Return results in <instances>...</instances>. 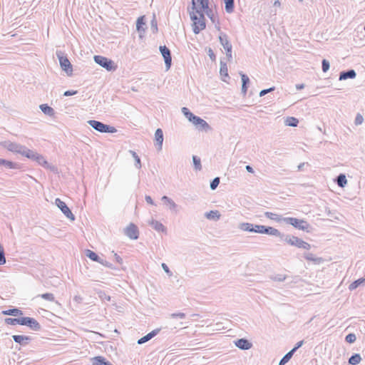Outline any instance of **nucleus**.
I'll return each instance as SVG.
<instances>
[{"instance_id": "1", "label": "nucleus", "mask_w": 365, "mask_h": 365, "mask_svg": "<svg viewBox=\"0 0 365 365\" xmlns=\"http://www.w3.org/2000/svg\"><path fill=\"white\" fill-rule=\"evenodd\" d=\"M282 240L292 246H295L298 248H302L307 250H309L311 248L310 244L294 235H284Z\"/></svg>"}, {"instance_id": "2", "label": "nucleus", "mask_w": 365, "mask_h": 365, "mask_svg": "<svg viewBox=\"0 0 365 365\" xmlns=\"http://www.w3.org/2000/svg\"><path fill=\"white\" fill-rule=\"evenodd\" d=\"M89 125H91L96 130L103 133H114L117 132V129L106 124H104L100 121L95 120H90L88 121Z\"/></svg>"}, {"instance_id": "3", "label": "nucleus", "mask_w": 365, "mask_h": 365, "mask_svg": "<svg viewBox=\"0 0 365 365\" xmlns=\"http://www.w3.org/2000/svg\"><path fill=\"white\" fill-rule=\"evenodd\" d=\"M283 222L292 225L298 230L309 232L310 225L306 220L297 219L295 217H285L283 219Z\"/></svg>"}, {"instance_id": "4", "label": "nucleus", "mask_w": 365, "mask_h": 365, "mask_svg": "<svg viewBox=\"0 0 365 365\" xmlns=\"http://www.w3.org/2000/svg\"><path fill=\"white\" fill-rule=\"evenodd\" d=\"M192 9H196V4H199L200 6V9L201 11L205 12L207 16L210 19V20L214 23L216 20V16H215L212 10L209 8V0H192Z\"/></svg>"}, {"instance_id": "5", "label": "nucleus", "mask_w": 365, "mask_h": 365, "mask_svg": "<svg viewBox=\"0 0 365 365\" xmlns=\"http://www.w3.org/2000/svg\"><path fill=\"white\" fill-rule=\"evenodd\" d=\"M94 61L97 64L100 65L108 71H115L116 69L117 66L115 65L114 62L106 57L95 56Z\"/></svg>"}, {"instance_id": "6", "label": "nucleus", "mask_w": 365, "mask_h": 365, "mask_svg": "<svg viewBox=\"0 0 365 365\" xmlns=\"http://www.w3.org/2000/svg\"><path fill=\"white\" fill-rule=\"evenodd\" d=\"M55 204L68 219L71 220V221L75 220V215L72 213L69 207L63 201L61 200L59 198H56L55 200Z\"/></svg>"}, {"instance_id": "7", "label": "nucleus", "mask_w": 365, "mask_h": 365, "mask_svg": "<svg viewBox=\"0 0 365 365\" xmlns=\"http://www.w3.org/2000/svg\"><path fill=\"white\" fill-rule=\"evenodd\" d=\"M219 41L220 44L222 46L224 49L226 51V56L227 58L230 60L232 58V44L230 43L228 36L225 34H221L219 36Z\"/></svg>"}, {"instance_id": "8", "label": "nucleus", "mask_w": 365, "mask_h": 365, "mask_svg": "<svg viewBox=\"0 0 365 365\" xmlns=\"http://www.w3.org/2000/svg\"><path fill=\"white\" fill-rule=\"evenodd\" d=\"M2 145L8 150L12 153H19L20 155H21L24 148V145H21L17 143L11 142L9 140L2 143Z\"/></svg>"}, {"instance_id": "9", "label": "nucleus", "mask_w": 365, "mask_h": 365, "mask_svg": "<svg viewBox=\"0 0 365 365\" xmlns=\"http://www.w3.org/2000/svg\"><path fill=\"white\" fill-rule=\"evenodd\" d=\"M199 130H204L205 132L211 130L210 125L202 118L196 116L191 122Z\"/></svg>"}, {"instance_id": "10", "label": "nucleus", "mask_w": 365, "mask_h": 365, "mask_svg": "<svg viewBox=\"0 0 365 365\" xmlns=\"http://www.w3.org/2000/svg\"><path fill=\"white\" fill-rule=\"evenodd\" d=\"M125 235L131 240H137L139 237V231L138 227L133 223H130L124 230Z\"/></svg>"}, {"instance_id": "11", "label": "nucleus", "mask_w": 365, "mask_h": 365, "mask_svg": "<svg viewBox=\"0 0 365 365\" xmlns=\"http://www.w3.org/2000/svg\"><path fill=\"white\" fill-rule=\"evenodd\" d=\"M22 325L30 327L34 331H39L41 329L40 324L34 318L24 317H22Z\"/></svg>"}, {"instance_id": "12", "label": "nucleus", "mask_w": 365, "mask_h": 365, "mask_svg": "<svg viewBox=\"0 0 365 365\" xmlns=\"http://www.w3.org/2000/svg\"><path fill=\"white\" fill-rule=\"evenodd\" d=\"M160 51L164 58L167 70L170 68L172 57L170 49L166 46H160Z\"/></svg>"}, {"instance_id": "13", "label": "nucleus", "mask_w": 365, "mask_h": 365, "mask_svg": "<svg viewBox=\"0 0 365 365\" xmlns=\"http://www.w3.org/2000/svg\"><path fill=\"white\" fill-rule=\"evenodd\" d=\"M58 56L62 69L65 71L68 75H71L72 73L73 69L69 60L66 56H60L59 55H58Z\"/></svg>"}, {"instance_id": "14", "label": "nucleus", "mask_w": 365, "mask_h": 365, "mask_svg": "<svg viewBox=\"0 0 365 365\" xmlns=\"http://www.w3.org/2000/svg\"><path fill=\"white\" fill-rule=\"evenodd\" d=\"M33 161L36 162L38 165L43 166L45 168L49 169L51 170L55 171L56 170L55 166L51 165L48 163V161L45 159V158L39 153H38L37 155H36V157Z\"/></svg>"}, {"instance_id": "15", "label": "nucleus", "mask_w": 365, "mask_h": 365, "mask_svg": "<svg viewBox=\"0 0 365 365\" xmlns=\"http://www.w3.org/2000/svg\"><path fill=\"white\" fill-rule=\"evenodd\" d=\"M235 346L242 350L250 349L252 344L246 339H240L235 341Z\"/></svg>"}, {"instance_id": "16", "label": "nucleus", "mask_w": 365, "mask_h": 365, "mask_svg": "<svg viewBox=\"0 0 365 365\" xmlns=\"http://www.w3.org/2000/svg\"><path fill=\"white\" fill-rule=\"evenodd\" d=\"M12 338L16 343H18L21 346L27 345L31 340L30 336L24 335H14L12 336Z\"/></svg>"}, {"instance_id": "17", "label": "nucleus", "mask_w": 365, "mask_h": 365, "mask_svg": "<svg viewBox=\"0 0 365 365\" xmlns=\"http://www.w3.org/2000/svg\"><path fill=\"white\" fill-rule=\"evenodd\" d=\"M161 200L168 206L169 210L173 212H178V205L170 197L166 195L162 197Z\"/></svg>"}, {"instance_id": "18", "label": "nucleus", "mask_w": 365, "mask_h": 365, "mask_svg": "<svg viewBox=\"0 0 365 365\" xmlns=\"http://www.w3.org/2000/svg\"><path fill=\"white\" fill-rule=\"evenodd\" d=\"M160 329H155L153 330L150 333L147 334L145 336H144L141 337L140 339H139L138 340V344H143L148 341L152 338L155 336L160 332Z\"/></svg>"}, {"instance_id": "19", "label": "nucleus", "mask_w": 365, "mask_h": 365, "mask_svg": "<svg viewBox=\"0 0 365 365\" xmlns=\"http://www.w3.org/2000/svg\"><path fill=\"white\" fill-rule=\"evenodd\" d=\"M155 140L158 145V150H161L163 143V133L162 129L158 128L155 133Z\"/></svg>"}, {"instance_id": "20", "label": "nucleus", "mask_w": 365, "mask_h": 365, "mask_svg": "<svg viewBox=\"0 0 365 365\" xmlns=\"http://www.w3.org/2000/svg\"><path fill=\"white\" fill-rule=\"evenodd\" d=\"M264 234H267L272 236L279 237L282 240L284 234L281 233L277 229L272 227L264 226Z\"/></svg>"}, {"instance_id": "21", "label": "nucleus", "mask_w": 365, "mask_h": 365, "mask_svg": "<svg viewBox=\"0 0 365 365\" xmlns=\"http://www.w3.org/2000/svg\"><path fill=\"white\" fill-rule=\"evenodd\" d=\"M356 76V73L354 69L342 71L339 74V81L346 80L348 78H354Z\"/></svg>"}, {"instance_id": "22", "label": "nucleus", "mask_w": 365, "mask_h": 365, "mask_svg": "<svg viewBox=\"0 0 365 365\" xmlns=\"http://www.w3.org/2000/svg\"><path fill=\"white\" fill-rule=\"evenodd\" d=\"M205 19H200L198 21H195L193 23V32L195 34H199L202 30L205 29Z\"/></svg>"}, {"instance_id": "23", "label": "nucleus", "mask_w": 365, "mask_h": 365, "mask_svg": "<svg viewBox=\"0 0 365 365\" xmlns=\"http://www.w3.org/2000/svg\"><path fill=\"white\" fill-rule=\"evenodd\" d=\"M145 25V17L144 16H140L138 19H137V21H136V29L137 31L140 33V37L142 38L143 37V35H142V33L144 34L145 33V28L143 27V26Z\"/></svg>"}, {"instance_id": "24", "label": "nucleus", "mask_w": 365, "mask_h": 365, "mask_svg": "<svg viewBox=\"0 0 365 365\" xmlns=\"http://www.w3.org/2000/svg\"><path fill=\"white\" fill-rule=\"evenodd\" d=\"M194 10H195V12L192 11V12H190V19L193 21V23L195 21H198V20H200V19H205L204 14H203L202 11H201V9H198L196 8Z\"/></svg>"}, {"instance_id": "25", "label": "nucleus", "mask_w": 365, "mask_h": 365, "mask_svg": "<svg viewBox=\"0 0 365 365\" xmlns=\"http://www.w3.org/2000/svg\"><path fill=\"white\" fill-rule=\"evenodd\" d=\"M240 74L241 76V79H242V93L245 96L247 93V85L250 83V78H249V77L246 74L242 73V72L240 73Z\"/></svg>"}, {"instance_id": "26", "label": "nucleus", "mask_w": 365, "mask_h": 365, "mask_svg": "<svg viewBox=\"0 0 365 365\" xmlns=\"http://www.w3.org/2000/svg\"><path fill=\"white\" fill-rule=\"evenodd\" d=\"M38 153L33 150H30L26 146L24 148V150L22 151L21 155L24 156L31 160H34L36 155H37Z\"/></svg>"}, {"instance_id": "27", "label": "nucleus", "mask_w": 365, "mask_h": 365, "mask_svg": "<svg viewBox=\"0 0 365 365\" xmlns=\"http://www.w3.org/2000/svg\"><path fill=\"white\" fill-rule=\"evenodd\" d=\"M0 165H3L9 169H19V165L16 163L0 158Z\"/></svg>"}, {"instance_id": "28", "label": "nucleus", "mask_w": 365, "mask_h": 365, "mask_svg": "<svg viewBox=\"0 0 365 365\" xmlns=\"http://www.w3.org/2000/svg\"><path fill=\"white\" fill-rule=\"evenodd\" d=\"M39 108L46 115L52 117L55 114L54 109L47 104H41L40 105Z\"/></svg>"}, {"instance_id": "29", "label": "nucleus", "mask_w": 365, "mask_h": 365, "mask_svg": "<svg viewBox=\"0 0 365 365\" xmlns=\"http://www.w3.org/2000/svg\"><path fill=\"white\" fill-rule=\"evenodd\" d=\"M150 225L158 232H166V227L159 221L153 220L150 222Z\"/></svg>"}, {"instance_id": "30", "label": "nucleus", "mask_w": 365, "mask_h": 365, "mask_svg": "<svg viewBox=\"0 0 365 365\" xmlns=\"http://www.w3.org/2000/svg\"><path fill=\"white\" fill-rule=\"evenodd\" d=\"M205 216L208 220H218L220 218V214L218 210H211L205 214Z\"/></svg>"}, {"instance_id": "31", "label": "nucleus", "mask_w": 365, "mask_h": 365, "mask_svg": "<svg viewBox=\"0 0 365 365\" xmlns=\"http://www.w3.org/2000/svg\"><path fill=\"white\" fill-rule=\"evenodd\" d=\"M264 215L270 219V220H274L277 222H282L283 221V219H284L285 217H283L282 216L279 215H277L276 213H274V212H266L264 213Z\"/></svg>"}, {"instance_id": "32", "label": "nucleus", "mask_w": 365, "mask_h": 365, "mask_svg": "<svg viewBox=\"0 0 365 365\" xmlns=\"http://www.w3.org/2000/svg\"><path fill=\"white\" fill-rule=\"evenodd\" d=\"M2 314L16 317V316L22 315L23 312L21 310H20L17 308H14V309H9L7 310L2 311Z\"/></svg>"}, {"instance_id": "33", "label": "nucleus", "mask_w": 365, "mask_h": 365, "mask_svg": "<svg viewBox=\"0 0 365 365\" xmlns=\"http://www.w3.org/2000/svg\"><path fill=\"white\" fill-rule=\"evenodd\" d=\"M86 256L88 257L90 259H91L93 261H95V262H97L99 263H103L101 261V258L96 252H94L90 250H86Z\"/></svg>"}, {"instance_id": "34", "label": "nucleus", "mask_w": 365, "mask_h": 365, "mask_svg": "<svg viewBox=\"0 0 365 365\" xmlns=\"http://www.w3.org/2000/svg\"><path fill=\"white\" fill-rule=\"evenodd\" d=\"M364 284H365V278H361L351 283L349 286V289L352 291L356 289L358 287Z\"/></svg>"}, {"instance_id": "35", "label": "nucleus", "mask_w": 365, "mask_h": 365, "mask_svg": "<svg viewBox=\"0 0 365 365\" xmlns=\"http://www.w3.org/2000/svg\"><path fill=\"white\" fill-rule=\"evenodd\" d=\"M238 227L242 231L253 232L254 225L249 222H242Z\"/></svg>"}, {"instance_id": "36", "label": "nucleus", "mask_w": 365, "mask_h": 365, "mask_svg": "<svg viewBox=\"0 0 365 365\" xmlns=\"http://www.w3.org/2000/svg\"><path fill=\"white\" fill-rule=\"evenodd\" d=\"M336 183L339 187H344L347 184V180L344 174H339L336 178Z\"/></svg>"}, {"instance_id": "37", "label": "nucleus", "mask_w": 365, "mask_h": 365, "mask_svg": "<svg viewBox=\"0 0 365 365\" xmlns=\"http://www.w3.org/2000/svg\"><path fill=\"white\" fill-rule=\"evenodd\" d=\"M284 123L287 126L297 127L299 123V120L294 117H287L284 121Z\"/></svg>"}, {"instance_id": "38", "label": "nucleus", "mask_w": 365, "mask_h": 365, "mask_svg": "<svg viewBox=\"0 0 365 365\" xmlns=\"http://www.w3.org/2000/svg\"><path fill=\"white\" fill-rule=\"evenodd\" d=\"M22 317L21 318H6L4 322L6 324L9 325H16L20 324L22 325Z\"/></svg>"}, {"instance_id": "39", "label": "nucleus", "mask_w": 365, "mask_h": 365, "mask_svg": "<svg viewBox=\"0 0 365 365\" xmlns=\"http://www.w3.org/2000/svg\"><path fill=\"white\" fill-rule=\"evenodd\" d=\"M304 257L308 261H312L315 263H319L322 260L321 258L316 257L315 255L310 252L304 253Z\"/></svg>"}, {"instance_id": "40", "label": "nucleus", "mask_w": 365, "mask_h": 365, "mask_svg": "<svg viewBox=\"0 0 365 365\" xmlns=\"http://www.w3.org/2000/svg\"><path fill=\"white\" fill-rule=\"evenodd\" d=\"M361 359L359 354H354L349 359V363L351 365H356L361 362Z\"/></svg>"}, {"instance_id": "41", "label": "nucleus", "mask_w": 365, "mask_h": 365, "mask_svg": "<svg viewBox=\"0 0 365 365\" xmlns=\"http://www.w3.org/2000/svg\"><path fill=\"white\" fill-rule=\"evenodd\" d=\"M182 113L188 119L190 122H192V120H194V118H195V117L197 116L194 115L192 113H191L190 110L186 107L182 108Z\"/></svg>"}, {"instance_id": "42", "label": "nucleus", "mask_w": 365, "mask_h": 365, "mask_svg": "<svg viewBox=\"0 0 365 365\" xmlns=\"http://www.w3.org/2000/svg\"><path fill=\"white\" fill-rule=\"evenodd\" d=\"M287 275L282 274H276L271 275L269 277V278L272 281L279 282L284 281L287 279Z\"/></svg>"}, {"instance_id": "43", "label": "nucleus", "mask_w": 365, "mask_h": 365, "mask_svg": "<svg viewBox=\"0 0 365 365\" xmlns=\"http://www.w3.org/2000/svg\"><path fill=\"white\" fill-rule=\"evenodd\" d=\"M225 4V11L227 13H232L234 10V0H224Z\"/></svg>"}, {"instance_id": "44", "label": "nucleus", "mask_w": 365, "mask_h": 365, "mask_svg": "<svg viewBox=\"0 0 365 365\" xmlns=\"http://www.w3.org/2000/svg\"><path fill=\"white\" fill-rule=\"evenodd\" d=\"M293 354L294 353L291 351L287 352L279 361V365H284L285 364H287L292 357Z\"/></svg>"}, {"instance_id": "45", "label": "nucleus", "mask_w": 365, "mask_h": 365, "mask_svg": "<svg viewBox=\"0 0 365 365\" xmlns=\"http://www.w3.org/2000/svg\"><path fill=\"white\" fill-rule=\"evenodd\" d=\"M129 153L132 155V156L133 157L134 160H135V166L140 169L141 168V161H140V157L137 155V153L133 151V150H129Z\"/></svg>"}, {"instance_id": "46", "label": "nucleus", "mask_w": 365, "mask_h": 365, "mask_svg": "<svg viewBox=\"0 0 365 365\" xmlns=\"http://www.w3.org/2000/svg\"><path fill=\"white\" fill-rule=\"evenodd\" d=\"M220 75L224 77H229L227 73V66L226 63L220 61Z\"/></svg>"}, {"instance_id": "47", "label": "nucleus", "mask_w": 365, "mask_h": 365, "mask_svg": "<svg viewBox=\"0 0 365 365\" xmlns=\"http://www.w3.org/2000/svg\"><path fill=\"white\" fill-rule=\"evenodd\" d=\"M192 161H193V164H194V166H195V169L196 170H201L202 165H201L200 158H198L196 155H193L192 156Z\"/></svg>"}, {"instance_id": "48", "label": "nucleus", "mask_w": 365, "mask_h": 365, "mask_svg": "<svg viewBox=\"0 0 365 365\" xmlns=\"http://www.w3.org/2000/svg\"><path fill=\"white\" fill-rule=\"evenodd\" d=\"M150 29L153 34L158 32V22L155 14H153V19L150 21Z\"/></svg>"}, {"instance_id": "49", "label": "nucleus", "mask_w": 365, "mask_h": 365, "mask_svg": "<svg viewBox=\"0 0 365 365\" xmlns=\"http://www.w3.org/2000/svg\"><path fill=\"white\" fill-rule=\"evenodd\" d=\"M38 297H41L42 299L50 301V302L55 301L54 295L52 293L42 294L38 295Z\"/></svg>"}, {"instance_id": "50", "label": "nucleus", "mask_w": 365, "mask_h": 365, "mask_svg": "<svg viewBox=\"0 0 365 365\" xmlns=\"http://www.w3.org/2000/svg\"><path fill=\"white\" fill-rule=\"evenodd\" d=\"M219 184H220V178H218V177L215 178L210 182V189L212 190H215Z\"/></svg>"}, {"instance_id": "51", "label": "nucleus", "mask_w": 365, "mask_h": 365, "mask_svg": "<svg viewBox=\"0 0 365 365\" xmlns=\"http://www.w3.org/2000/svg\"><path fill=\"white\" fill-rule=\"evenodd\" d=\"M264 225H254L253 232L264 234Z\"/></svg>"}, {"instance_id": "52", "label": "nucleus", "mask_w": 365, "mask_h": 365, "mask_svg": "<svg viewBox=\"0 0 365 365\" xmlns=\"http://www.w3.org/2000/svg\"><path fill=\"white\" fill-rule=\"evenodd\" d=\"M356 339V335L354 334H349L346 336L345 340L348 343H354Z\"/></svg>"}, {"instance_id": "53", "label": "nucleus", "mask_w": 365, "mask_h": 365, "mask_svg": "<svg viewBox=\"0 0 365 365\" xmlns=\"http://www.w3.org/2000/svg\"><path fill=\"white\" fill-rule=\"evenodd\" d=\"M329 62L326 59H323L322 62V68L323 72H327L329 69Z\"/></svg>"}, {"instance_id": "54", "label": "nucleus", "mask_w": 365, "mask_h": 365, "mask_svg": "<svg viewBox=\"0 0 365 365\" xmlns=\"http://www.w3.org/2000/svg\"><path fill=\"white\" fill-rule=\"evenodd\" d=\"M186 317L185 313L182 312H177V313H173L170 314V317L172 319L175 318H179V319H185Z\"/></svg>"}, {"instance_id": "55", "label": "nucleus", "mask_w": 365, "mask_h": 365, "mask_svg": "<svg viewBox=\"0 0 365 365\" xmlns=\"http://www.w3.org/2000/svg\"><path fill=\"white\" fill-rule=\"evenodd\" d=\"M98 296L101 298V299L103 301H105V300L110 301V297L109 295H107L105 292H99Z\"/></svg>"}, {"instance_id": "56", "label": "nucleus", "mask_w": 365, "mask_h": 365, "mask_svg": "<svg viewBox=\"0 0 365 365\" xmlns=\"http://www.w3.org/2000/svg\"><path fill=\"white\" fill-rule=\"evenodd\" d=\"M162 266V268L165 271V272L168 275V276H172L173 275V273L170 270L169 267H168V265L165 264V263H162L161 264Z\"/></svg>"}, {"instance_id": "57", "label": "nucleus", "mask_w": 365, "mask_h": 365, "mask_svg": "<svg viewBox=\"0 0 365 365\" xmlns=\"http://www.w3.org/2000/svg\"><path fill=\"white\" fill-rule=\"evenodd\" d=\"M275 88L274 87H271L269 88H267V89H264V90H262L260 92H259V96H265L267 93L271 92V91H274Z\"/></svg>"}, {"instance_id": "58", "label": "nucleus", "mask_w": 365, "mask_h": 365, "mask_svg": "<svg viewBox=\"0 0 365 365\" xmlns=\"http://www.w3.org/2000/svg\"><path fill=\"white\" fill-rule=\"evenodd\" d=\"M303 344H304V341L303 340L298 341L296 344L295 346L292 349H291L290 351H292L294 354L296 352V351L303 345Z\"/></svg>"}, {"instance_id": "59", "label": "nucleus", "mask_w": 365, "mask_h": 365, "mask_svg": "<svg viewBox=\"0 0 365 365\" xmlns=\"http://www.w3.org/2000/svg\"><path fill=\"white\" fill-rule=\"evenodd\" d=\"M363 120H364V118H363L362 115H361L360 114H358L356 116L354 123L356 125H360L362 123Z\"/></svg>"}, {"instance_id": "60", "label": "nucleus", "mask_w": 365, "mask_h": 365, "mask_svg": "<svg viewBox=\"0 0 365 365\" xmlns=\"http://www.w3.org/2000/svg\"><path fill=\"white\" fill-rule=\"evenodd\" d=\"M207 53L212 61H215L216 56H215V54L214 53L213 51L212 50V48H210L208 49Z\"/></svg>"}, {"instance_id": "61", "label": "nucleus", "mask_w": 365, "mask_h": 365, "mask_svg": "<svg viewBox=\"0 0 365 365\" xmlns=\"http://www.w3.org/2000/svg\"><path fill=\"white\" fill-rule=\"evenodd\" d=\"M78 93L77 91H66L64 92L63 96H71L73 95H75Z\"/></svg>"}, {"instance_id": "62", "label": "nucleus", "mask_w": 365, "mask_h": 365, "mask_svg": "<svg viewBox=\"0 0 365 365\" xmlns=\"http://www.w3.org/2000/svg\"><path fill=\"white\" fill-rule=\"evenodd\" d=\"M113 256H114L115 261L118 264H123V259L118 254L114 253Z\"/></svg>"}, {"instance_id": "63", "label": "nucleus", "mask_w": 365, "mask_h": 365, "mask_svg": "<svg viewBox=\"0 0 365 365\" xmlns=\"http://www.w3.org/2000/svg\"><path fill=\"white\" fill-rule=\"evenodd\" d=\"M145 199V201L147 202V203L152 205H155L154 202L150 196L146 195Z\"/></svg>"}, {"instance_id": "64", "label": "nucleus", "mask_w": 365, "mask_h": 365, "mask_svg": "<svg viewBox=\"0 0 365 365\" xmlns=\"http://www.w3.org/2000/svg\"><path fill=\"white\" fill-rule=\"evenodd\" d=\"M73 300H74L76 302H77V303L80 304V303H81V302H82L83 299H82V297H81L80 295H76V296L74 297V298H73Z\"/></svg>"}]
</instances>
